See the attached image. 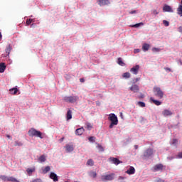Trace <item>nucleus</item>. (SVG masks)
I'll return each mask as SVG.
<instances>
[{
    "label": "nucleus",
    "mask_w": 182,
    "mask_h": 182,
    "mask_svg": "<svg viewBox=\"0 0 182 182\" xmlns=\"http://www.w3.org/2000/svg\"><path fill=\"white\" fill-rule=\"evenodd\" d=\"M108 119L111 122L109 126V129H113V126H117L119 124V119H117V116L114 114H109Z\"/></svg>",
    "instance_id": "f257e3e1"
},
{
    "label": "nucleus",
    "mask_w": 182,
    "mask_h": 182,
    "mask_svg": "<svg viewBox=\"0 0 182 182\" xmlns=\"http://www.w3.org/2000/svg\"><path fill=\"white\" fill-rule=\"evenodd\" d=\"M28 136H30V137H39L40 139H43L42 132L35 129V128H31L28 131Z\"/></svg>",
    "instance_id": "f03ea898"
},
{
    "label": "nucleus",
    "mask_w": 182,
    "mask_h": 182,
    "mask_svg": "<svg viewBox=\"0 0 182 182\" xmlns=\"http://www.w3.org/2000/svg\"><path fill=\"white\" fill-rule=\"evenodd\" d=\"M155 96L159 99H163L164 97V92L161 90L159 87L155 86L153 89Z\"/></svg>",
    "instance_id": "7ed1b4c3"
},
{
    "label": "nucleus",
    "mask_w": 182,
    "mask_h": 182,
    "mask_svg": "<svg viewBox=\"0 0 182 182\" xmlns=\"http://www.w3.org/2000/svg\"><path fill=\"white\" fill-rule=\"evenodd\" d=\"M154 153V151L153 150V149L148 148L144 151L141 157L144 160H147V159H150V157L153 156Z\"/></svg>",
    "instance_id": "20e7f679"
},
{
    "label": "nucleus",
    "mask_w": 182,
    "mask_h": 182,
    "mask_svg": "<svg viewBox=\"0 0 182 182\" xmlns=\"http://www.w3.org/2000/svg\"><path fill=\"white\" fill-rule=\"evenodd\" d=\"M63 100L67 103H75V102H77V100H79V97L78 96L64 97Z\"/></svg>",
    "instance_id": "39448f33"
},
{
    "label": "nucleus",
    "mask_w": 182,
    "mask_h": 182,
    "mask_svg": "<svg viewBox=\"0 0 182 182\" xmlns=\"http://www.w3.org/2000/svg\"><path fill=\"white\" fill-rule=\"evenodd\" d=\"M114 178V173H111L109 175H102L101 176L102 181H112Z\"/></svg>",
    "instance_id": "423d86ee"
},
{
    "label": "nucleus",
    "mask_w": 182,
    "mask_h": 182,
    "mask_svg": "<svg viewBox=\"0 0 182 182\" xmlns=\"http://www.w3.org/2000/svg\"><path fill=\"white\" fill-rule=\"evenodd\" d=\"M139 70H140V65H139L133 66L130 69V72H131V73H133V75H137V73H139Z\"/></svg>",
    "instance_id": "0eeeda50"
},
{
    "label": "nucleus",
    "mask_w": 182,
    "mask_h": 182,
    "mask_svg": "<svg viewBox=\"0 0 182 182\" xmlns=\"http://www.w3.org/2000/svg\"><path fill=\"white\" fill-rule=\"evenodd\" d=\"M109 161H111V163H112V164H115V166H118V164H120V163H122V161H120L119 159L114 157H110L109 159Z\"/></svg>",
    "instance_id": "6e6552de"
},
{
    "label": "nucleus",
    "mask_w": 182,
    "mask_h": 182,
    "mask_svg": "<svg viewBox=\"0 0 182 182\" xmlns=\"http://www.w3.org/2000/svg\"><path fill=\"white\" fill-rule=\"evenodd\" d=\"M100 6H105V5H109L110 1L109 0H97Z\"/></svg>",
    "instance_id": "1a4fd4ad"
},
{
    "label": "nucleus",
    "mask_w": 182,
    "mask_h": 182,
    "mask_svg": "<svg viewBox=\"0 0 182 182\" xmlns=\"http://www.w3.org/2000/svg\"><path fill=\"white\" fill-rule=\"evenodd\" d=\"M129 90H131V92H133L134 93H137V92H139V90H140V88L139 87V85L135 84V85H132L129 87Z\"/></svg>",
    "instance_id": "9d476101"
},
{
    "label": "nucleus",
    "mask_w": 182,
    "mask_h": 182,
    "mask_svg": "<svg viewBox=\"0 0 182 182\" xmlns=\"http://www.w3.org/2000/svg\"><path fill=\"white\" fill-rule=\"evenodd\" d=\"M85 133V128L83 127L78 128L75 130V134L77 136H82Z\"/></svg>",
    "instance_id": "9b49d317"
},
{
    "label": "nucleus",
    "mask_w": 182,
    "mask_h": 182,
    "mask_svg": "<svg viewBox=\"0 0 182 182\" xmlns=\"http://www.w3.org/2000/svg\"><path fill=\"white\" fill-rule=\"evenodd\" d=\"M50 178H51V180H53V181L56 182V181H59V178H58V175H56V173L51 172L50 174Z\"/></svg>",
    "instance_id": "f8f14e48"
},
{
    "label": "nucleus",
    "mask_w": 182,
    "mask_h": 182,
    "mask_svg": "<svg viewBox=\"0 0 182 182\" xmlns=\"http://www.w3.org/2000/svg\"><path fill=\"white\" fill-rule=\"evenodd\" d=\"M162 114H163V116H164V117H167V116L173 115V112L168 109H164L162 112Z\"/></svg>",
    "instance_id": "ddd939ff"
},
{
    "label": "nucleus",
    "mask_w": 182,
    "mask_h": 182,
    "mask_svg": "<svg viewBox=\"0 0 182 182\" xmlns=\"http://www.w3.org/2000/svg\"><path fill=\"white\" fill-rule=\"evenodd\" d=\"M164 12H173V9L168 5H165L163 7Z\"/></svg>",
    "instance_id": "4468645a"
},
{
    "label": "nucleus",
    "mask_w": 182,
    "mask_h": 182,
    "mask_svg": "<svg viewBox=\"0 0 182 182\" xmlns=\"http://www.w3.org/2000/svg\"><path fill=\"white\" fill-rule=\"evenodd\" d=\"M154 171H161L163 170V164H156L154 167Z\"/></svg>",
    "instance_id": "2eb2a0df"
},
{
    "label": "nucleus",
    "mask_w": 182,
    "mask_h": 182,
    "mask_svg": "<svg viewBox=\"0 0 182 182\" xmlns=\"http://www.w3.org/2000/svg\"><path fill=\"white\" fill-rule=\"evenodd\" d=\"M6 69V65L4 63H0V73H4L5 72V70Z\"/></svg>",
    "instance_id": "dca6fc26"
},
{
    "label": "nucleus",
    "mask_w": 182,
    "mask_h": 182,
    "mask_svg": "<svg viewBox=\"0 0 182 182\" xmlns=\"http://www.w3.org/2000/svg\"><path fill=\"white\" fill-rule=\"evenodd\" d=\"M134 173H136V169L133 166H130L129 170L126 171L127 174H134Z\"/></svg>",
    "instance_id": "f3484780"
},
{
    "label": "nucleus",
    "mask_w": 182,
    "mask_h": 182,
    "mask_svg": "<svg viewBox=\"0 0 182 182\" xmlns=\"http://www.w3.org/2000/svg\"><path fill=\"white\" fill-rule=\"evenodd\" d=\"M36 170L35 167L28 168L26 169L27 174H28V176H32V173H35Z\"/></svg>",
    "instance_id": "a211bd4d"
},
{
    "label": "nucleus",
    "mask_w": 182,
    "mask_h": 182,
    "mask_svg": "<svg viewBox=\"0 0 182 182\" xmlns=\"http://www.w3.org/2000/svg\"><path fill=\"white\" fill-rule=\"evenodd\" d=\"M150 100H151V102H153L154 104H155L156 106H160V105H161V102H160V101H159V100H154V98H153V97H151V98H150Z\"/></svg>",
    "instance_id": "6ab92c4d"
},
{
    "label": "nucleus",
    "mask_w": 182,
    "mask_h": 182,
    "mask_svg": "<svg viewBox=\"0 0 182 182\" xmlns=\"http://www.w3.org/2000/svg\"><path fill=\"white\" fill-rule=\"evenodd\" d=\"M149 49H150V45L147 43H144L142 46V50H144V52H147Z\"/></svg>",
    "instance_id": "aec40b11"
},
{
    "label": "nucleus",
    "mask_w": 182,
    "mask_h": 182,
    "mask_svg": "<svg viewBox=\"0 0 182 182\" xmlns=\"http://www.w3.org/2000/svg\"><path fill=\"white\" fill-rule=\"evenodd\" d=\"M72 119V110L68 109L66 114V120H70Z\"/></svg>",
    "instance_id": "412c9836"
},
{
    "label": "nucleus",
    "mask_w": 182,
    "mask_h": 182,
    "mask_svg": "<svg viewBox=\"0 0 182 182\" xmlns=\"http://www.w3.org/2000/svg\"><path fill=\"white\" fill-rule=\"evenodd\" d=\"M0 179L2 180L3 181L8 182L9 181V176H6L5 175H1Z\"/></svg>",
    "instance_id": "4be33fe9"
},
{
    "label": "nucleus",
    "mask_w": 182,
    "mask_h": 182,
    "mask_svg": "<svg viewBox=\"0 0 182 182\" xmlns=\"http://www.w3.org/2000/svg\"><path fill=\"white\" fill-rule=\"evenodd\" d=\"M117 63L118 65H119V66H126V63L123 62V60L122 59V58H118Z\"/></svg>",
    "instance_id": "5701e85b"
},
{
    "label": "nucleus",
    "mask_w": 182,
    "mask_h": 182,
    "mask_svg": "<svg viewBox=\"0 0 182 182\" xmlns=\"http://www.w3.org/2000/svg\"><path fill=\"white\" fill-rule=\"evenodd\" d=\"M66 150L68 152L73 151V145L67 144L65 146Z\"/></svg>",
    "instance_id": "b1692460"
},
{
    "label": "nucleus",
    "mask_w": 182,
    "mask_h": 182,
    "mask_svg": "<svg viewBox=\"0 0 182 182\" xmlns=\"http://www.w3.org/2000/svg\"><path fill=\"white\" fill-rule=\"evenodd\" d=\"M38 161H41V163H45V161H46V156L45 155H41L38 158Z\"/></svg>",
    "instance_id": "393cba45"
},
{
    "label": "nucleus",
    "mask_w": 182,
    "mask_h": 182,
    "mask_svg": "<svg viewBox=\"0 0 182 182\" xmlns=\"http://www.w3.org/2000/svg\"><path fill=\"white\" fill-rule=\"evenodd\" d=\"M177 14L180 16H182V4L179 5L177 9Z\"/></svg>",
    "instance_id": "a878e982"
},
{
    "label": "nucleus",
    "mask_w": 182,
    "mask_h": 182,
    "mask_svg": "<svg viewBox=\"0 0 182 182\" xmlns=\"http://www.w3.org/2000/svg\"><path fill=\"white\" fill-rule=\"evenodd\" d=\"M131 75H130V73L129 72H127V73H124L123 75H122V77L124 79H129Z\"/></svg>",
    "instance_id": "bb28decb"
},
{
    "label": "nucleus",
    "mask_w": 182,
    "mask_h": 182,
    "mask_svg": "<svg viewBox=\"0 0 182 182\" xmlns=\"http://www.w3.org/2000/svg\"><path fill=\"white\" fill-rule=\"evenodd\" d=\"M87 166H90L91 167L95 166V161L92 159H89L87 161Z\"/></svg>",
    "instance_id": "cd10ccee"
},
{
    "label": "nucleus",
    "mask_w": 182,
    "mask_h": 182,
    "mask_svg": "<svg viewBox=\"0 0 182 182\" xmlns=\"http://www.w3.org/2000/svg\"><path fill=\"white\" fill-rule=\"evenodd\" d=\"M50 171V166H46V168L43 170V173L44 174H46V173Z\"/></svg>",
    "instance_id": "c85d7f7f"
},
{
    "label": "nucleus",
    "mask_w": 182,
    "mask_h": 182,
    "mask_svg": "<svg viewBox=\"0 0 182 182\" xmlns=\"http://www.w3.org/2000/svg\"><path fill=\"white\" fill-rule=\"evenodd\" d=\"M11 95H16L18 93V88H12L10 90Z\"/></svg>",
    "instance_id": "c756f323"
},
{
    "label": "nucleus",
    "mask_w": 182,
    "mask_h": 182,
    "mask_svg": "<svg viewBox=\"0 0 182 182\" xmlns=\"http://www.w3.org/2000/svg\"><path fill=\"white\" fill-rule=\"evenodd\" d=\"M97 176V173H96L95 171H90V177H92L93 178H96Z\"/></svg>",
    "instance_id": "7c9ffc66"
},
{
    "label": "nucleus",
    "mask_w": 182,
    "mask_h": 182,
    "mask_svg": "<svg viewBox=\"0 0 182 182\" xmlns=\"http://www.w3.org/2000/svg\"><path fill=\"white\" fill-rule=\"evenodd\" d=\"M9 181H11V182H20L19 181H18V179H16V178H14L12 176H9Z\"/></svg>",
    "instance_id": "2f4dec72"
},
{
    "label": "nucleus",
    "mask_w": 182,
    "mask_h": 182,
    "mask_svg": "<svg viewBox=\"0 0 182 182\" xmlns=\"http://www.w3.org/2000/svg\"><path fill=\"white\" fill-rule=\"evenodd\" d=\"M11 45H9L6 46V53H7V55H9V53H11Z\"/></svg>",
    "instance_id": "473e14b6"
},
{
    "label": "nucleus",
    "mask_w": 182,
    "mask_h": 182,
    "mask_svg": "<svg viewBox=\"0 0 182 182\" xmlns=\"http://www.w3.org/2000/svg\"><path fill=\"white\" fill-rule=\"evenodd\" d=\"M138 106H139L140 107H146V103L139 101L138 102Z\"/></svg>",
    "instance_id": "72a5a7b5"
},
{
    "label": "nucleus",
    "mask_w": 182,
    "mask_h": 182,
    "mask_svg": "<svg viewBox=\"0 0 182 182\" xmlns=\"http://www.w3.org/2000/svg\"><path fill=\"white\" fill-rule=\"evenodd\" d=\"M14 146H23V144L21 142V141H16L14 142Z\"/></svg>",
    "instance_id": "f704fd0d"
},
{
    "label": "nucleus",
    "mask_w": 182,
    "mask_h": 182,
    "mask_svg": "<svg viewBox=\"0 0 182 182\" xmlns=\"http://www.w3.org/2000/svg\"><path fill=\"white\" fill-rule=\"evenodd\" d=\"M178 143V140L177 139H173V140H172V143H171V144L173 145V146H177V144Z\"/></svg>",
    "instance_id": "c9c22d12"
},
{
    "label": "nucleus",
    "mask_w": 182,
    "mask_h": 182,
    "mask_svg": "<svg viewBox=\"0 0 182 182\" xmlns=\"http://www.w3.org/2000/svg\"><path fill=\"white\" fill-rule=\"evenodd\" d=\"M141 25H144V23H136L135 25H133L132 28H139V26H141Z\"/></svg>",
    "instance_id": "e433bc0d"
},
{
    "label": "nucleus",
    "mask_w": 182,
    "mask_h": 182,
    "mask_svg": "<svg viewBox=\"0 0 182 182\" xmlns=\"http://www.w3.org/2000/svg\"><path fill=\"white\" fill-rule=\"evenodd\" d=\"M95 139H96V138L95 136H90L88 138L89 141H91V143H94Z\"/></svg>",
    "instance_id": "4c0bfd02"
},
{
    "label": "nucleus",
    "mask_w": 182,
    "mask_h": 182,
    "mask_svg": "<svg viewBox=\"0 0 182 182\" xmlns=\"http://www.w3.org/2000/svg\"><path fill=\"white\" fill-rule=\"evenodd\" d=\"M163 24L164 25V26H168L170 25V23L166 20H164Z\"/></svg>",
    "instance_id": "58836bf2"
},
{
    "label": "nucleus",
    "mask_w": 182,
    "mask_h": 182,
    "mask_svg": "<svg viewBox=\"0 0 182 182\" xmlns=\"http://www.w3.org/2000/svg\"><path fill=\"white\" fill-rule=\"evenodd\" d=\"M33 22V19L32 18H29V19H27L26 21V25H31V23Z\"/></svg>",
    "instance_id": "ea45409f"
},
{
    "label": "nucleus",
    "mask_w": 182,
    "mask_h": 182,
    "mask_svg": "<svg viewBox=\"0 0 182 182\" xmlns=\"http://www.w3.org/2000/svg\"><path fill=\"white\" fill-rule=\"evenodd\" d=\"M86 127L88 130H90L92 129V124L89 122L86 124Z\"/></svg>",
    "instance_id": "a19ab883"
},
{
    "label": "nucleus",
    "mask_w": 182,
    "mask_h": 182,
    "mask_svg": "<svg viewBox=\"0 0 182 182\" xmlns=\"http://www.w3.org/2000/svg\"><path fill=\"white\" fill-rule=\"evenodd\" d=\"M100 151H105V149H103V146H102V145H99L97 146Z\"/></svg>",
    "instance_id": "79ce46f5"
},
{
    "label": "nucleus",
    "mask_w": 182,
    "mask_h": 182,
    "mask_svg": "<svg viewBox=\"0 0 182 182\" xmlns=\"http://www.w3.org/2000/svg\"><path fill=\"white\" fill-rule=\"evenodd\" d=\"M152 52H160V48H153Z\"/></svg>",
    "instance_id": "37998d69"
},
{
    "label": "nucleus",
    "mask_w": 182,
    "mask_h": 182,
    "mask_svg": "<svg viewBox=\"0 0 182 182\" xmlns=\"http://www.w3.org/2000/svg\"><path fill=\"white\" fill-rule=\"evenodd\" d=\"M177 159H182V151L179 152L176 156Z\"/></svg>",
    "instance_id": "c03bdc74"
},
{
    "label": "nucleus",
    "mask_w": 182,
    "mask_h": 182,
    "mask_svg": "<svg viewBox=\"0 0 182 182\" xmlns=\"http://www.w3.org/2000/svg\"><path fill=\"white\" fill-rule=\"evenodd\" d=\"M155 182H165L164 180L160 178H158L156 179Z\"/></svg>",
    "instance_id": "a18cd8bd"
},
{
    "label": "nucleus",
    "mask_w": 182,
    "mask_h": 182,
    "mask_svg": "<svg viewBox=\"0 0 182 182\" xmlns=\"http://www.w3.org/2000/svg\"><path fill=\"white\" fill-rule=\"evenodd\" d=\"M152 13L154 15H159V12L157 11V10H153Z\"/></svg>",
    "instance_id": "49530a36"
},
{
    "label": "nucleus",
    "mask_w": 182,
    "mask_h": 182,
    "mask_svg": "<svg viewBox=\"0 0 182 182\" xmlns=\"http://www.w3.org/2000/svg\"><path fill=\"white\" fill-rule=\"evenodd\" d=\"M136 10H134V11H129V14L130 15H133V14H136Z\"/></svg>",
    "instance_id": "de8ad7c7"
},
{
    "label": "nucleus",
    "mask_w": 182,
    "mask_h": 182,
    "mask_svg": "<svg viewBox=\"0 0 182 182\" xmlns=\"http://www.w3.org/2000/svg\"><path fill=\"white\" fill-rule=\"evenodd\" d=\"M164 70H166V72H171V69H170L169 68H164Z\"/></svg>",
    "instance_id": "09e8293b"
},
{
    "label": "nucleus",
    "mask_w": 182,
    "mask_h": 182,
    "mask_svg": "<svg viewBox=\"0 0 182 182\" xmlns=\"http://www.w3.org/2000/svg\"><path fill=\"white\" fill-rule=\"evenodd\" d=\"M140 52V49H135L134 50V53H139Z\"/></svg>",
    "instance_id": "8fccbe9b"
},
{
    "label": "nucleus",
    "mask_w": 182,
    "mask_h": 182,
    "mask_svg": "<svg viewBox=\"0 0 182 182\" xmlns=\"http://www.w3.org/2000/svg\"><path fill=\"white\" fill-rule=\"evenodd\" d=\"M144 95L141 94L140 96H139V99H144Z\"/></svg>",
    "instance_id": "3c124183"
},
{
    "label": "nucleus",
    "mask_w": 182,
    "mask_h": 182,
    "mask_svg": "<svg viewBox=\"0 0 182 182\" xmlns=\"http://www.w3.org/2000/svg\"><path fill=\"white\" fill-rule=\"evenodd\" d=\"M80 82H81V83H83V82H85V79L80 78Z\"/></svg>",
    "instance_id": "603ef678"
},
{
    "label": "nucleus",
    "mask_w": 182,
    "mask_h": 182,
    "mask_svg": "<svg viewBox=\"0 0 182 182\" xmlns=\"http://www.w3.org/2000/svg\"><path fill=\"white\" fill-rule=\"evenodd\" d=\"M178 31L182 33V26H180V27L178 28Z\"/></svg>",
    "instance_id": "864d4df0"
},
{
    "label": "nucleus",
    "mask_w": 182,
    "mask_h": 182,
    "mask_svg": "<svg viewBox=\"0 0 182 182\" xmlns=\"http://www.w3.org/2000/svg\"><path fill=\"white\" fill-rule=\"evenodd\" d=\"M64 140H65V137H62V138L60 139V143H62V141H63Z\"/></svg>",
    "instance_id": "5fc2aeb1"
},
{
    "label": "nucleus",
    "mask_w": 182,
    "mask_h": 182,
    "mask_svg": "<svg viewBox=\"0 0 182 182\" xmlns=\"http://www.w3.org/2000/svg\"><path fill=\"white\" fill-rule=\"evenodd\" d=\"M6 137H7V139H11V135H6Z\"/></svg>",
    "instance_id": "6e6d98bb"
},
{
    "label": "nucleus",
    "mask_w": 182,
    "mask_h": 182,
    "mask_svg": "<svg viewBox=\"0 0 182 182\" xmlns=\"http://www.w3.org/2000/svg\"><path fill=\"white\" fill-rule=\"evenodd\" d=\"M134 149H135V150H137V149H139V146L134 145Z\"/></svg>",
    "instance_id": "4d7b16f0"
},
{
    "label": "nucleus",
    "mask_w": 182,
    "mask_h": 182,
    "mask_svg": "<svg viewBox=\"0 0 182 182\" xmlns=\"http://www.w3.org/2000/svg\"><path fill=\"white\" fill-rule=\"evenodd\" d=\"M2 38V33L0 32V41Z\"/></svg>",
    "instance_id": "13d9d810"
},
{
    "label": "nucleus",
    "mask_w": 182,
    "mask_h": 182,
    "mask_svg": "<svg viewBox=\"0 0 182 182\" xmlns=\"http://www.w3.org/2000/svg\"><path fill=\"white\" fill-rule=\"evenodd\" d=\"M139 80H140V78H136V82H139Z\"/></svg>",
    "instance_id": "bf43d9fd"
},
{
    "label": "nucleus",
    "mask_w": 182,
    "mask_h": 182,
    "mask_svg": "<svg viewBox=\"0 0 182 182\" xmlns=\"http://www.w3.org/2000/svg\"><path fill=\"white\" fill-rule=\"evenodd\" d=\"M181 5H182V0H181Z\"/></svg>",
    "instance_id": "052dcab7"
}]
</instances>
